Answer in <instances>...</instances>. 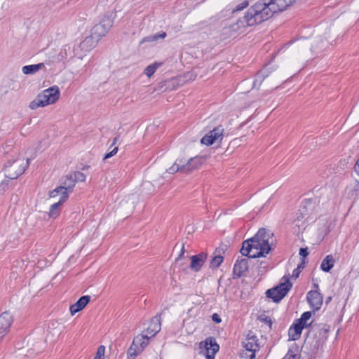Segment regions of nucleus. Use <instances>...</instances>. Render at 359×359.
<instances>
[{
  "label": "nucleus",
  "instance_id": "obj_1",
  "mask_svg": "<svg viewBox=\"0 0 359 359\" xmlns=\"http://www.w3.org/2000/svg\"><path fill=\"white\" fill-rule=\"evenodd\" d=\"M295 0H259L250 7L243 20L238 23L246 26H253L260 24L273 16L274 14L282 12L290 6Z\"/></svg>",
  "mask_w": 359,
  "mask_h": 359
},
{
  "label": "nucleus",
  "instance_id": "obj_2",
  "mask_svg": "<svg viewBox=\"0 0 359 359\" xmlns=\"http://www.w3.org/2000/svg\"><path fill=\"white\" fill-rule=\"evenodd\" d=\"M273 243V233L269 229L261 228L253 237L243 242L240 252L249 258L266 257L271 250Z\"/></svg>",
  "mask_w": 359,
  "mask_h": 359
},
{
  "label": "nucleus",
  "instance_id": "obj_3",
  "mask_svg": "<svg viewBox=\"0 0 359 359\" xmlns=\"http://www.w3.org/2000/svg\"><path fill=\"white\" fill-rule=\"evenodd\" d=\"M60 97V90L57 86L50 87L43 90L38 96L30 102L29 107L36 109L48 104H54Z\"/></svg>",
  "mask_w": 359,
  "mask_h": 359
},
{
  "label": "nucleus",
  "instance_id": "obj_4",
  "mask_svg": "<svg viewBox=\"0 0 359 359\" xmlns=\"http://www.w3.org/2000/svg\"><path fill=\"white\" fill-rule=\"evenodd\" d=\"M29 163V158L25 161V158L19 156L8 160L4 165L6 177L10 180L17 179L25 171Z\"/></svg>",
  "mask_w": 359,
  "mask_h": 359
},
{
  "label": "nucleus",
  "instance_id": "obj_5",
  "mask_svg": "<svg viewBox=\"0 0 359 359\" xmlns=\"http://www.w3.org/2000/svg\"><path fill=\"white\" fill-rule=\"evenodd\" d=\"M282 279L284 280L283 283H280L273 288L267 290L266 292V297L272 299L276 303H278L283 299L292 287V284L288 277L283 276Z\"/></svg>",
  "mask_w": 359,
  "mask_h": 359
},
{
  "label": "nucleus",
  "instance_id": "obj_6",
  "mask_svg": "<svg viewBox=\"0 0 359 359\" xmlns=\"http://www.w3.org/2000/svg\"><path fill=\"white\" fill-rule=\"evenodd\" d=\"M330 326L326 324H314L309 330L315 340L313 346L316 349L322 347L328 337Z\"/></svg>",
  "mask_w": 359,
  "mask_h": 359
},
{
  "label": "nucleus",
  "instance_id": "obj_7",
  "mask_svg": "<svg viewBox=\"0 0 359 359\" xmlns=\"http://www.w3.org/2000/svg\"><path fill=\"white\" fill-rule=\"evenodd\" d=\"M150 337L147 334H142L136 336L133 341L132 344L128 350V356L130 359H134L137 355L142 352L144 348L148 345Z\"/></svg>",
  "mask_w": 359,
  "mask_h": 359
},
{
  "label": "nucleus",
  "instance_id": "obj_8",
  "mask_svg": "<svg viewBox=\"0 0 359 359\" xmlns=\"http://www.w3.org/2000/svg\"><path fill=\"white\" fill-rule=\"evenodd\" d=\"M98 41L91 35L86 37L77 47H74L72 57L82 59L87 52L94 48Z\"/></svg>",
  "mask_w": 359,
  "mask_h": 359
},
{
  "label": "nucleus",
  "instance_id": "obj_9",
  "mask_svg": "<svg viewBox=\"0 0 359 359\" xmlns=\"http://www.w3.org/2000/svg\"><path fill=\"white\" fill-rule=\"evenodd\" d=\"M224 128L221 125L218 126L203 137L201 142L207 146L213 144L217 140L221 142L224 136Z\"/></svg>",
  "mask_w": 359,
  "mask_h": 359
},
{
  "label": "nucleus",
  "instance_id": "obj_10",
  "mask_svg": "<svg viewBox=\"0 0 359 359\" xmlns=\"http://www.w3.org/2000/svg\"><path fill=\"white\" fill-rule=\"evenodd\" d=\"M13 323V317L8 311H5L0 315V342L9 332Z\"/></svg>",
  "mask_w": 359,
  "mask_h": 359
},
{
  "label": "nucleus",
  "instance_id": "obj_11",
  "mask_svg": "<svg viewBox=\"0 0 359 359\" xmlns=\"http://www.w3.org/2000/svg\"><path fill=\"white\" fill-rule=\"evenodd\" d=\"M306 299L313 313L320 309L323 305V297L318 290H313L309 291L307 293Z\"/></svg>",
  "mask_w": 359,
  "mask_h": 359
},
{
  "label": "nucleus",
  "instance_id": "obj_12",
  "mask_svg": "<svg viewBox=\"0 0 359 359\" xmlns=\"http://www.w3.org/2000/svg\"><path fill=\"white\" fill-rule=\"evenodd\" d=\"M203 348L206 350V358L214 359L217 352L219 351V346L216 342V339L214 337H208L204 341L200 343V347Z\"/></svg>",
  "mask_w": 359,
  "mask_h": 359
},
{
  "label": "nucleus",
  "instance_id": "obj_13",
  "mask_svg": "<svg viewBox=\"0 0 359 359\" xmlns=\"http://www.w3.org/2000/svg\"><path fill=\"white\" fill-rule=\"evenodd\" d=\"M299 211L302 218H306V220L313 219L316 215V204L311 199H306Z\"/></svg>",
  "mask_w": 359,
  "mask_h": 359
},
{
  "label": "nucleus",
  "instance_id": "obj_14",
  "mask_svg": "<svg viewBox=\"0 0 359 359\" xmlns=\"http://www.w3.org/2000/svg\"><path fill=\"white\" fill-rule=\"evenodd\" d=\"M111 25L109 20L96 24L91 29V36L97 41L109 32Z\"/></svg>",
  "mask_w": 359,
  "mask_h": 359
},
{
  "label": "nucleus",
  "instance_id": "obj_15",
  "mask_svg": "<svg viewBox=\"0 0 359 359\" xmlns=\"http://www.w3.org/2000/svg\"><path fill=\"white\" fill-rule=\"evenodd\" d=\"M243 344L245 351L250 353V354L248 355L249 359H254L255 358L256 351L259 348L257 337L255 336L248 337L243 342Z\"/></svg>",
  "mask_w": 359,
  "mask_h": 359
},
{
  "label": "nucleus",
  "instance_id": "obj_16",
  "mask_svg": "<svg viewBox=\"0 0 359 359\" xmlns=\"http://www.w3.org/2000/svg\"><path fill=\"white\" fill-rule=\"evenodd\" d=\"M208 255L205 252H201L190 257V269L195 272L199 271L207 259Z\"/></svg>",
  "mask_w": 359,
  "mask_h": 359
},
{
  "label": "nucleus",
  "instance_id": "obj_17",
  "mask_svg": "<svg viewBox=\"0 0 359 359\" xmlns=\"http://www.w3.org/2000/svg\"><path fill=\"white\" fill-rule=\"evenodd\" d=\"M202 164L201 157L196 156L191 158L186 162V164H182L183 172L189 173L194 170L198 169Z\"/></svg>",
  "mask_w": 359,
  "mask_h": 359
},
{
  "label": "nucleus",
  "instance_id": "obj_18",
  "mask_svg": "<svg viewBox=\"0 0 359 359\" xmlns=\"http://www.w3.org/2000/svg\"><path fill=\"white\" fill-rule=\"evenodd\" d=\"M90 300V297L88 295L81 297L75 304L70 306L69 311L71 314L73 316L76 313L81 311L86 307Z\"/></svg>",
  "mask_w": 359,
  "mask_h": 359
},
{
  "label": "nucleus",
  "instance_id": "obj_19",
  "mask_svg": "<svg viewBox=\"0 0 359 359\" xmlns=\"http://www.w3.org/2000/svg\"><path fill=\"white\" fill-rule=\"evenodd\" d=\"M248 269V261L247 259L243 258L237 260L233 266V274L237 277H241Z\"/></svg>",
  "mask_w": 359,
  "mask_h": 359
},
{
  "label": "nucleus",
  "instance_id": "obj_20",
  "mask_svg": "<svg viewBox=\"0 0 359 359\" xmlns=\"http://www.w3.org/2000/svg\"><path fill=\"white\" fill-rule=\"evenodd\" d=\"M161 330V322L160 319L155 316L153 318L149 323V327L146 330V334L150 337H154Z\"/></svg>",
  "mask_w": 359,
  "mask_h": 359
},
{
  "label": "nucleus",
  "instance_id": "obj_21",
  "mask_svg": "<svg viewBox=\"0 0 359 359\" xmlns=\"http://www.w3.org/2000/svg\"><path fill=\"white\" fill-rule=\"evenodd\" d=\"M303 329L304 327L295 320L288 330L290 339L292 341L299 339Z\"/></svg>",
  "mask_w": 359,
  "mask_h": 359
},
{
  "label": "nucleus",
  "instance_id": "obj_22",
  "mask_svg": "<svg viewBox=\"0 0 359 359\" xmlns=\"http://www.w3.org/2000/svg\"><path fill=\"white\" fill-rule=\"evenodd\" d=\"M59 194L61 195L60 199L61 202H65L69 198V194L66 191V188L62 185L56 187L55 189L49 192V196L50 198L56 197Z\"/></svg>",
  "mask_w": 359,
  "mask_h": 359
},
{
  "label": "nucleus",
  "instance_id": "obj_23",
  "mask_svg": "<svg viewBox=\"0 0 359 359\" xmlns=\"http://www.w3.org/2000/svg\"><path fill=\"white\" fill-rule=\"evenodd\" d=\"M314 313L313 311H306L303 313L300 318L296 320V321L300 324L304 328H311L313 325V320L309 322L311 319L312 314Z\"/></svg>",
  "mask_w": 359,
  "mask_h": 359
},
{
  "label": "nucleus",
  "instance_id": "obj_24",
  "mask_svg": "<svg viewBox=\"0 0 359 359\" xmlns=\"http://www.w3.org/2000/svg\"><path fill=\"white\" fill-rule=\"evenodd\" d=\"M72 47L69 44H65L60 49L58 54L53 57L54 62H60L67 60L71 52Z\"/></svg>",
  "mask_w": 359,
  "mask_h": 359
},
{
  "label": "nucleus",
  "instance_id": "obj_25",
  "mask_svg": "<svg viewBox=\"0 0 359 359\" xmlns=\"http://www.w3.org/2000/svg\"><path fill=\"white\" fill-rule=\"evenodd\" d=\"M334 259L332 255H327L320 264V269L324 272H329L334 266Z\"/></svg>",
  "mask_w": 359,
  "mask_h": 359
},
{
  "label": "nucleus",
  "instance_id": "obj_26",
  "mask_svg": "<svg viewBox=\"0 0 359 359\" xmlns=\"http://www.w3.org/2000/svg\"><path fill=\"white\" fill-rule=\"evenodd\" d=\"M43 68H45L44 63H39L24 66L22 69V72L25 74H34Z\"/></svg>",
  "mask_w": 359,
  "mask_h": 359
},
{
  "label": "nucleus",
  "instance_id": "obj_27",
  "mask_svg": "<svg viewBox=\"0 0 359 359\" xmlns=\"http://www.w3.org/2000/svg\"><path fill=\"white\" fill-rule=\"evenodd\" d=\"M69 180H72V184L69 187H74L77 182H84L86 180V175L79 171L73 172L67 175Z\"/></svg>",
  "mask_w": 359,
  "mask_h": 359
},
{
  "label": "nucleus",
  "instance_id": "obj_28",
  "mask_svg": "<svg viewBox=\"0 0 359 359\" xmlns=\"http://www.w3.org/2000/svg\"><path fill=\"white\" fill-rule=\"evenodd\" d=\"M163 65V62H155L153 64L147 66L144 69V74L148 76L151 77L156 70Z\"/></svg>",
  "mask_w": 359,
  "mask_h": 359
},
{
  "label": "nucleus",
  "instance_id": "obj_29",
  "mask_svg": "<svg viewBox=\"0 0 359 359\" xmlns=\"http://www.w3.org/2000/svg\"><path fill=\"white\" fill-rule=\"evenodd\" d=\"M224 260V257L222 255L215 256L210 262V268L216 269L220 266Z\"/></svg>",
  "mask_w": 359,
  "mask_h": 359
},
{
  "label": "nucleus",
  "instance_id": "obj_30",
  "mask_svg": "<svg viewBox=\"0 0 359 359\" xmlns=\"http://www.w3.org/2000/svg\"><path fill=\"white\" fill-rule=\"evenodd\" d=\"M306 264V261L304 259H302L297 267L292 271V278H297L299 276L302 270L305 268Z\"/></svg>",
  "mask_w": 359,
  "mask_h": 359
},
{
  "label": "nucleus",
  "instance_id": "obj_31",
  "mask_svg": "<svg viewBox=\"0 0 359 359\" xmlns=\"http://www.w3.org/2000/svg\"><path fill=\"white\" fill-rule=\"evenodd\" d=\"M63 203L64 202H61V201H59L57 203H55L50 205L49 212V215L50 217H56L58 215V207Z\"/></svg>",
  "mask_w": 359,
  "mask_h": 359
},
{
  "label": "nucleus",
  "instance_id": "obj_32",
  "mask_svg": "<svg viewBox=\"0 0 359 359\" xmlns=\"http://www.w3.org/2000/svg\"><path fill=\"white\" fill-rule=\"evenodd\" d=\"M178 171L183 172L182 164H179L178 162H175L174 164L167 170V172L170 174H174Z\"/></svg>",
  "mask_w": 359,
  "mask_h": 359
},
{
  "label": "nucleus",
  "instance_id": "obj_33",
  "mask_svg": "<svg viewBox=\"0 0 359 359\" xmlns=\"http://www.w3.org/2000/svg\"><path fill=\"white\" fill-rule=\"evenodd\" d=\"M165 36H166V33L162 32L161 34H157L154 36H150L144 38L142 41V43L145 42V41H154L158 40L160 38L164 39Z\"/></svg>",
  "mask_w": 359,
  "mask_h": 359
},
{
  "label": "nucleus",
  "instance_id": "obj_34",
  "mask_svg": "<svg viewBox=\"0 0 359 359\" xmlns=\"http://www.w3.org/2000/svg\"><path fill=\"white\" fill-rule=\"evenodd\" d=\"M104 352L105 347L103 345L100 346L97 350L94 359H104Z\"/></svg>",
  "mask_w": 359,
  "mask_h": 359
},
{
  "label": "nucleus",
  "instance_id": "obj_35",
  "mask_svg": "<svg viewBox=\"0 0 359 359\" xmlns=\"http://www.w3.org/2000/svg\"><path fill=\"white\" fill-rule=\"evenodd\" d=\"M264 79H265L264 76H263V74H261L260 72H258L256 74L255 79L254 81V86H259Z\"/></svg>",
  "mask_w": 359,
  "mask_h": 359
},
{
  "label": "nucleus",
  "instance_id": "obj_36",
  "mask_svg": "<svg viewBox=\"0 0 359 359\" xmlns=\"http://www.w3.org/2000/svg\"><path fill=\"white\" fill-rule=\"evenodd\" d=\"M71 184H72V180H69L67 177V175L66 180L62 182V184H63L62 186L66 188V191L67 193H68V191H72L74 188V187H69V185H71Z\"/></svg>",
  "mask_w": 359,
  "mask_h": 359
},
{
  "label": "nucleus",
  "instance_id": "obj_37",
  "mask_svg": "<svg viewBox=\"0 0 359 359\" xmlns=\"http://www.w3.org/2000/svg\"><path fill=\"white\" fill-rule=\"evenodd\" d=\"M248 1H244L242 3L239 4L238 6H236V8L233 10V12L242 11L244 8H247L248 6Z\"/></svg>",
  "mask_w": 359,
  "mask_h": 359
},
{
  "label": "nucleus",
  "instance_id": "obj_38",
  "mask_svg": "<svg viewBox=\"0 0 359 359\" xmlns=\"http://www.w3.org/2000/svg\"><path fill=\"white\" fill-rule=\"evenodd\" d=\"M8 180H6L1 182V183L0 184V193L4 191L6 189H8Z\"/></svg>",
  "mask_w": 359,
  "mask_h": 359
},
{
  "label": "nucleus",
  "instance_id": "obj_39",
  "mask_svg": "<svg viewBox=\"0 0 359 359\" xmlns=\"http://www.w3.org/2000/svg\"><path fill=\"white\" fill-rule=\"evenodd\" d=\"M299 255L302 257V259H304L306 260V257L309 255L308 248H302L299 250Z\"/></svg>",
  "mask_w": 359,
  "mask_h": 359
},
{
  "label": "nucleus",
  "instance_id": "obj_40",
  "mask_svg": "<svg viewBox=\"0 0 359 359\" xmlns=\"http://www.w3.org/2000/svg\"><path fill=\"white\" fill-rule=\"evenodd\" d=\"M212 320L216 323H220L222 321L220 316L217 313H213L212 315Z\"/></svg>",
  "mask_w": 359,
  "mask_h": 359
},
{
  "label": "nucleus",
  "instance_id": "obj_41",
  "mask_svg": "<svg viewBox=\"0 0 359 359\" xmlns=\"http://www.w3.org/2000/svg\"><path fill=\"white\" fill-rule=\"evenodd\" d=\"M259 72L261 73V74H263V76H264L265 79L269 76L270 73L266 68H264Z\"/></svg>",
  "mask_w": 359,
  "mask_h": 359
},
{
  "label": "nucleus",
  "instance_id": "obj_42",
  "mask_svg": "<svg viewBox=\"0 0 359 359\" xmlns=\"http://www.w3.org/2000/svg\"><path fill=\"white\" fill-rule=\"evenodd\" d=\"M264 322H265L266 324H269L270 326L272 325L271 319L269 317H265L264 318L262 319Z\"/></svg>",
  "mask_w": 359,
  "mask_h": 359
},
{
  "label": "nucleus",
  "instance_id": "obj_43",
  "mask_svg": "<svg viewBox=\"0 0 359 359\" xmlns=\"http://www.w3.org/2000/svg\"><path fill=\"white\" fill-rule=\"evenodd\" d=\"M354 170L355 172L359 175V158L358 159L356 163L355 164Z\"/></svg>",
  "mask_w": 359,
  "mask_h": 359
},
{
  "label": "nucleus",
  "instance_id": "obj_44",
  "mask_svg": "<svg viewBox=\"0 0 359 359\" xmlns=\"http://www.w3.org/2000/svg\"><path fill=\"white\" fill-rule=\"evenodd\" d=\"M113 156V154H111L110 151L106 154L103 158V161H105L107 158H109Z\"/></svg>",
  "mask_w": 359,
  "mask_h": 359
},
{
  "label": "nucleus",
  "instance_id": "obj_45",
  "mask_svg": "<svg viewBox=\"0 0 359 359\" xmlns=\"http://www.w3.org/2000/svg\"><path fill=\"white\" fill-rule=\"evenodd\" d=\"M295 355H289L288 353L285 355L282 359H290L291 358H295Z\"/></svg>",
  "mask_w": 359,
  "mask_h": 359
},
{
  "label": "nucleus",
  "instance_id": "obj_46",
  "mask_svg": "<svg viewBox=\"0 0 359 359\" xmlns=\"http://www.w3.org/2000/svg\"><path fill=\"white\" fill-rule=\"evenodd\" d=\"M184 245H182V249H181V251H180V255H179L177 259H180L184 255Z\"/></svg>",
  "mask_w": 359,
  "mask_h": 359
},
{
  "label": "nucleus",
  "instance_id": "obj_47",
  "mask_svg": "<svg viewBox=\"0 0 359 359\" xmlns=\"http://www.w3.org/2000/svg\"><path fill=\"white\" fill-rule=\"evenodd\" d=\"M118 137H114V139L113 140V142H112V144H111L110 147H112L114 145H115L118 141Z\"/></svg>",
  "mask_w": 359,
  "mask_h": 359
},
{
  "label": "nucleus",
  "instance_id": "obj_48",
  "mask_svg": "<svg viewBox=\"0 0 359 359\" xmlns=\"http://www.w3.org/2000/svg\"><path fill=\"white\" fill-rule=\"evenodd\" d=\"M118 151V147H115L110 152L114 156Z\"/></svg>",
  "mask_w": 359,
  "mask_h": 359
},
{
  "label": "nucleus",
  "instance_id": "obj_49",
  "mask_svg": "<svg viewBox=\"0 0 359 359\" xmlns=\"http://www.w3.org/2000/svg\"><path fill=\"white\" fill-rule=\"evenodd\" d=\"M175 162H178L179 164H186L185 161L183 159H177Z\"/></svg>",
  "mask_w": 359,
  "mask_h": 359
},
{
  "label": "nucleus",
  "instance_id": "obj_50",
  "mask_svg": "<svg viewBox=\"0 0 359 359\" xmlns=\"http://www.w3.org/2000/svg\"><path fill=\"white\" fill-rule=\"evenodd\" d=\"M313 287L316 288V290H318V284H314Z\"/></svg>",
  "mask_w": 359,
  "mask_h": 359
},
{
  "label": "nucleus",
  "instance_id": "obj_51",
  "mask_svg": "<svg viewBox=\"0 0 359 359\" xmlns=\"http://www.w3.org/2000/svg\"><path fill=\"white\" fill-rule=\"evenodd\" d=\"M331 300V297H329L326 300V304H328V302Z\"/></svg>",
  "mask_w": 359,
  "mask_h": 359
},
{
  "label": "nucleus",
  "instance_id": "obj_52",
  "mask_svg": "<svg viewBox=\"0 0 359 359\" xmlns=\"http://www.w3.org/2000/svg\"><path fill=\"white\" fill-rule=\"evenodd\" d=\"M356 187L359 189V182L357 183Z\"/></svg>",
  "mask_w": 359,
  "mask_h": 359
}]
</instances>
